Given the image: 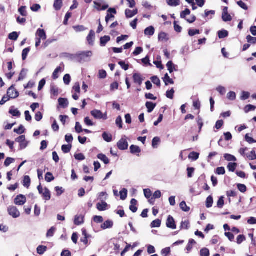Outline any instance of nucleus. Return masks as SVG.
<instances>
[{
  "instance_id": "obj_51",
  "label": "nucleus",
  "mask_w": 256,
  "mask_h": 256,
  "mask_svg": "<svg viewBox=\"0 0 256 256\" xmlns=\"http://www.w3.org/2000/svg\"><path fill=\"white\" fill-rule=\"evenodd\" d=\"M120 198L122 200H124L127 197L128 191L126 188H124L120 191Z\"/></svg>"
},
{
  "instance_id": "obj_50",
  "label": "nucleus",
  "mask_w": 256,
  "mask_h": 256,
  "mask_svg": "<svg viewBox=\"0 0 256 256\" xmlns=\"http://www.w3.org/2000/svg\"><path fill=\"white\" fill-rule=\"evenodd\" d=\"M18 34L17 32H14L9 34L8 38L11 40H16L18 38Z\"/></svg>"
},
{
  "instance_id": "obj_60",
  "label": "nucleus",
  "mask_w": 256,
  "mask_h": 256,
  "mask_svg": "<svg viewBox=\"0 0 256 256\" xmlns=\"http://www.w3.org/2000/svg\"><path fill=\"white\" fill-rule=\"evenodd\" d=\"M224 198L222 196H220L218 202H217V206L218 208H222L224 205Z\"/></svg>"
},
{
  "instance_id": "obj_42",
  "label": "nucleus",
  "mask_w": 256,
  "mask_h": 256,
  "mask_svg": "<svg viewBox=\"0 0 256 256\" xmlns=\"http://www.w3.org/2000/svg\"><path fill=\"white\" fill-rule=\"evenodd\" d=\"M246 158L250 160H256V154L254 150H252L250 153L246 156Z\"/></svg>"
},
{
  "instance_id": "obj_10",
  "label": "nucleus",
  "mask_w": 256,
  "mask_h": 256,
  "mask_svg": "<svg viewBox=\"0 0 256 256\" xmlns=\"http://www.w3.org/2000/svg\"><path fill=\"white\" fill-rule=\"evenodd\" d=\"M138 9H135L134 10H130V9H126L125 10V14L126 18H132L135 15L138 14Z\"/></svg>"
},
{
  "instance_id": "obj_14",
  "label": "nucleus",
  "mask_w": 256,
  "mask_h": 256,
  "mask_svg": "<svg viewBox=\"0 0 256 256\" xmlns=\"http://www.w3.org/2000/svg\"><path fill=\"white\" fill-rule=\"evenodd\" d=\"M138 201L134 198H132L130 201V210L134 213L136 212L138 210L136 205Z\"/></svg>"
},
{
  "instance_id": "obj_30",
  "label": "nucleus",
  "mask_w": 256,
  "mask_h": 256,
  "mask_svg": "<svg viewBox=\"0 0 256 256\" xmlns=\"http://www.w3.org/2000/svg\"><path fill=\"white\" fill-rule=\"evenodd\" d=\"M166 2L170 6H176L180 4V0H166Z\"/></svg>"
},
{
  "instance_id": "obj_26",
  "label": "nucleus",
  "mask_w": 256,
  "mask_h": 256,
  "mask_svg": "<svg viewBox=\"0 0 256 256\" xmlns=\"http://www.w3.org/2000/svg\"><path fill=\"white\" fill-rule=\"evenodd\" d=\"M108 204L105 202H102V204L98 203L96 208L99 211H104L106 210Z\"/></svg>"
},
{
  "instance_id": "obj_12",
  "label": "nucleus",
  "mask_w": 256,
  "mask_h": 256,
  "mask_svg": "<svg viewBox=\"0 0 256 256\" xmlns=\"http://www.w3.org/2000/svg\"><path fill=\"white\" fill-rule=\"evenodd\" d=\"M42 195L44 200H49L51 198V194L50 190L47 188H44V190L40 194Z\"/></svg>"
},
{
  "instance_id": "obj_62",
  "label": "nucleus",
  "mask_w": 256,
  "mask_h": 256,
  "mask_svg": "<svg viewBox=\"0 0 256 256\" xmlns=\"http://www.w3.org/2000/svg\"><path fill=\"white\" fill-rule=\"evenodd\" d=\"M174 90V88H172L170 90H168L166 92V96L168 98L170 99H173Z\"/></svg>"
},
{
  "instance_id": "obj_9",
  "label": "nucleus",
  "mask_w": 256,
  "mask_h": 256,
  "mask_svg": "<svg viewBox=\"0 0 256 256\" xmlns=\"http://www.w3.org/2000/svg\"><path fill=\"white\" fill-rule=\"evenodd\" d=\"M166 226L168 228L174 230L176 228L175 221L173 217L171 216H168L166 222Z\"/></svg>"
},
{
  "instance_id": "obj_22",
  "label": "nucleus",
  "mask_w": 256,
  "mask_h": 256,
  "mask_svg": "<svg viewBox=\"0 0 256 256\" xmlns=\"http://www.w3.org/2000/svg\"><path fill=\"white\" fill-rule=\"evenodd\" d=\"M146 106L148 109V112L150 113L154 110L156 106V104L150 102H147L146 104Z\"/></svg>"
},
{
  "instance_id": "obj_52",
  "label": "nucleus",
  "mask_w": 256,
  "mask_h": 256,
  "mask_svg": "<svg viewBox=\"0 0 256 256\" xmlns=\"http://www.w3.org/2000/svg\"><path fill=\"white\" fill-rule=\"evenodd\" d=\"M216 173L218 175H223L226 173L225 168L224 167H218L216 169Z\"/></svg>"
},
{
  "instance_id": "obj_19",
  "label": "nucleus",
  "mask_w": 256,
  "mask_h": 256,
  "mask_svg": "<svg viewBox=\"0 0 256 256\" xmlns=\"http://www.w3.org/2000/svg\"><path fill=\"white\" fill-rule=\"evenodd\" d=\"M59 105L63 108H66L68 105V102L66 98H60L58 100Z\"/></svg>"
},
{
  "instance_id": "obj_8",
  "label": "nucleus",
  "mask_w": 256,
  "mask_h": 256,
  "mask_svg": "<svg viewBox=\"0 0 256 256\" xmlns=\"http://www.w3.org/2000/svg\"><path fill=\"white\" fill-rule=\"evenodd\" d=\"M132 78L134 83L138 85V86H140L144 79L140 74L138 73H134L133 74Z\"/></svg>"
},
{
  "instance_id": "obj_29",
  "label": "nucleus",
  "mask_w": 256,
  "mask_h": 256,
  "mask_svg": "<svg viewBox=\"0 0 256 256\" xmlns=\"http://www.w3.org/2000/svg\"><path fill=\"white\" fill-rule=\"evenodd\" d=\"M103 139L106 142H110L112 141V137L111 134H109L106 132H104L102 134Z\"/></svg>"
},
{
  "instance_id": "obj_2",
  "label": "nucleus",
  "mask_w": 256,
  "mask_h": 256,
  "mask_svg": "<svg viewBox=\"0 0 256 256\" xmlns=\"http://www.w3.org/2000/svg\"><path fill=\"white\" fill-rule=\"evenodd\" d=\"M190 10L188 8H186L184 10L180 12V16L182 18H184L188 23L192 24L196 21V17L195 16H192L190 18H186V16L190 15Z\"/></svg>"
},
{
  "instance_id": "obj_16",
  "label": "nucleus",
  "mask_w": 256,
  "mask_h": 256,
  "mask_svg": "<svg viewBox=\"0 0 256 256\" xmlns=\"http://www.w3.org/2000/svg\"><path fill=\"white\" fill-rule=\"evenodd\" d=\"M114 226V222L111 220H107L105 221L102 225L101 228L102 230L112 228Z\"/></svg>"
},
{
  "instance_id": "obj_45",
  "label": "nucleus",
  "mask_w": 256,
  "mask_h": 256,
  "mask_svg": "<svg viewBox=\"0 0 256 256\" xmlns=\"http://www.w3.org/2000/svg\"><path fill=\"white\" fill-rule=\"evenodd\" d=\"M256 106L252 104H248L244 108L245 112L248 113L250 111H254L256 110Z\"/></svg>"
},
{
  "instance_id": "obj_11",
  "label": "nucleus",
  "mask_w": 256,
  "mask_h": 256,
  "mask_svg": "<svg viewBox=\"0 0 256 256\" xmlns=\"http://www.w3.org/2000/svg\"><path fill=\"white\" fill-rule=\"evenodd\" d=\"M36 38L42 40H45L46 38V36L45 31L43 29L38 28L36 32Z\"/></svg>"
},
{
  "instance_id": "obj_21",
  "label": "nucleus",
  "mask_w": 256,
  "mask_h": 256,
  "mask_svg": "<svg viewBox=\"0 0 256 256\" xmlns=\"http://www.w3.org/2000/svg\"><path fill=\"white\" fill-rule=\"evenodd\" d=\"M155 30L154 26H150L144 30V34L148 36H152L154 34Z\"/></svg>"
},
{
  "instance_id": "obj_53",
  "label": "nucleus",
  "mask_w": 256,
  "mask_h": 256,
  "mask_svg": "<svg viewBox=\"0 0 256 256\" xmlns=\"http://www.w3.org/2000/svg\"><path fill=\"white\" fill-rule=\"evenodd\" d=\"M170 253V248L169 247L162 249L161 254L162 256H168Z\"/></svg>"
},
{
  "instance_id": "obj_44",
  "label": "nucleus",
  "mask_w": 256,
  "mask_h": 256,
  "mask_svg": "<svg viewBox=\"0 0 256 256\" xmlns=\"http://www.w3.org/2000/svg\"><path fill=\"white\" fill-rule=\"evenodd\" d=\"M47 247L44 246H39L37 248V252L40 254H42L46 250Z\"/></svg>"
},
{
  "instance_id": "obj_63",
  "label": "nucleus",
  "mask_w": 256,
  "mask_h": 256,
  "mask_svg": "<svg viewBox=\"0 0 256 256\" xmlns=\"http://www.w3.org/2000/svg\"><path fill=\"white\" fill-rule=\"evenodd\" d=\"M14 162V159L11 158H7L4 162V165L6 166H9L12 163Z\"/></svg>"
},
{
  "instance_id": "obj_36",
  "label": "nucleus",
  "mask_w": 256,
  "mask_h": 256,
  "mask_svg": "<svg viewBox=\"0 0 256 256\" xmlns=\"http://www.w3.org/2000/svg\"><path fill=\"white\" fill-rule=\"evenodd\" d=\"M180 206L184 212H188L190 210V208L187 206L184 201H182L180 203Z\"/></svg>"
},
{
  "instance_id": "obj_27",
  "label": "nucleus",
  "mask_w": 256,
  "mask_h": 256,
  "mask_svg": "<svg viewBox=\"0 0 256 256\" xmlns=\"http://www.w3.org/2000/svg\"><path fill=\"white\" fill-rule=\"evenodd\" d=\"M110 40V36H102L100 39V44L101 46H106V43L108 42Z\"/></svg>"
},
{
  "instance_id": "obj_41",
  "label": "nucleus",
  "mask_w": 256,
  "mask_h": 256,
  "mask_svg": "<svg viewBox=\"0 0 256 256\" xmlns=\"http://www.w3.org/2000/svg\"><path fill=\"white\" fill-rule=\"evenodd\" d=\"M161 224V220L159 219H156L152 221L150 224L152 228H159Z\"/></svg>"
},
{
  "instance_id": "obj_64",
  "label": "nucleus",
  "mask_w": 256,
  "mask_h": 256,
  "mask_svg": "<svg viewBox=\"0 0 256 256\" xmlns=\"http://www.w3.org/2000/svg\"><path fill=\"white\" fill-rule=\"evenodd\" d=\"M56 192V196H60L64 192V190L62 187L56 186L54 188Z\"/></svg>"
},
{
  "instance_id": "obj_43",
  "label": "nucleus",
  "mask_w": 256,
  "mask_h": 256,
  "mask_svg": "<svg viewBox=\"0 0 256 256\" xmlns=\"http://www.w3.org/2000/svg\"><path fill=\"white\" fill-rule=\"evenodd\" d=\"M54 179V176L50 172H48L45 176V180L47 182H50Z\"/></svg>"
},
{
  "instance_id": "obj_6",
  "label": "nucleus",
  "mask_w": 256,
  "mask_h": 256,
  "mask_svg": "<svg viewBox=\"0 0 256 256\" xmlns=\"http://www.w3.org/2000/svg\"><path fill=\"white\" fill-rule=\"evenodd\" d=\"M8 212L13 218H18L20 216V212L16 206H10L8 208Z\"/></svg>"
},
{
  "instance_id": "obj_23",
  "label": "nucleus",
  "mask_w": 256,
  "mask_h": 256,
  "mask_svg": "<svg viewBox=\"0 0 256 256\" xmlns=\"http://www.w3.org/2000/svg\"><path fill=\"white\" fill-rule=\"evenodd\" d=\"M97 157L98 159L102 161L106 164H108L110 163L108 158L104 154H100L97 156Z\"/></svg>"
},
{
  "instance_id": "obj_56",
  "label": "nucleus",
  "mask_w": 256,
  "mask_h": 256,
  "mask_svg": "<svg viewBox=\"0 0 256 256\" xmlns=\"http://www.w3.org/2000/svg\"><path fill=\"white\" fill-rule=\"evenodd\" d=\"M227 98L230 100H234L236 98V94L234 92H230L227 94Z\"/></svg>"
},
{
  "instance_id": "obj_35",
  "label": "nucleus",
  "mask_w": 256,
  "mask_h": 256,
  "mask_svg": "<svg viewBox=\"0 0 256 256\" xmlns=\"http://www.w3.org/2000/svg\"><path fill=\"white\" fill-rule=\"evenodd\" d=\"M200 154L197 152H191L188 155V158L194 160H197L199 158Z\"/></svg>"
},
{
  "instance_id": "obj_32",
  "label": "nucleus",
  "mask_w": 256,
  "mask_h": 256,
  "mask_svg": "<svg viewBox=\"0 0 256 256\" xmlns=\"http://www.w3.org/2000/svg\"><path fill=\"white\" fill-rule=\"evenodd\" d=\"M168 70L170 73H172L174 70H176V66L173 64L172 61H169L166 64Z\"/></svg>"
},
{
  "instance_id": "obj_18",
  "label": "nucleus",
  "mask_w": 256,
  "mask_h": 256,
  "mask_svg": "<svg viewBox=\"0 0 256 256\" xmlns=\"http://www.w3.org/2000/svg\"><path fill=\"white\" fill-rule=\"evenodd\" d=\"M31 184V180L30 177L28 176H25L24 177L22 180V184L23 186L26 188H29Z\"/></svg>"
},
{
  "instance_id": "obj_1",
  "label": "nucleus",
  "mask_w": 256,
  "mask_h": 256,
  "mask_svg": "<svg viewBox=\"0 0 256 256\" xmlns=\"http://www.w3.org/2000/svg\"><path fill=\"white\" fill-rule=\"evenodd\" d=\"M92 56V52L91 51H86L76 54L75 58L78 62L81 63L86 62Z\"/></svg>"
},
{
  "instance_id": "obj_61",
  "label": "nucleus",
  "mask_w": 256,
  "mask_h": 256,
  "mask_svg": "<svg viewBox=\"0 0 256 256\" xmlns=\"http://www.w3.org/2000/svg\"><path fill=\"white\" fill-rule=\"evenodd\" d=\"M118 64L124 70H127L129 68V64H126V62L124 61L119 62Z\"/></svg>"
},
{
  "instance_id": "obj_38",
  "label": "nucleus",
  "mask_w": 256,
  "mask_h": 256,
  "mask_svg": "<svg viewBox=\"0 0 256 256\" xmlns=\"http://www.w3.org/2000/svg\"><path fill=\"white\" fill-rule=\"evenodd\" d=\"M213 198L211 196H208L206 200V206L208 208H211L213 204Z\"/></svg>"
},
{
  "instance_id": "obj_46",
  "label": "nucleus",
  "mask_w": 256,
  "mask_h": 256,
  "mask_svg": "<svg viewBox=\"0 0 256 256\" xmlns=\"http://www.w3.org/2000/svg\"><path fill=\"white\" fill-rule=\"evenodd\" d=\"M25 129L24 126L20 124L18 128H14V132L21 134L24 132Z\"/></svg>"
},
{
  "instance_id": "obj_31",
  "label": "nucleus",
  "mask_w": 256,
  "mask_h": 256,
  "mask_svg": "<svg viewBox=\"0 0 256 256\" xmlns=\"http://www.w3.org/2000/svg\"><path fill=\"white\" fill-rule=\"evenodd\" d=\"M228 35V32L226 30H222L218 32V36L219 38H224Z\"/></svg>"
},
{
  "instance_id": "obj_15",
  "label": "nucleus",
  "mask_w": 256,
  "mask_h": 256,
  "mask_svg": "<svg viewBox=\"0 0 256 256\" xmlns=\"http://www.w3.org/2000/svg\"><path fill=\"white\" fill-rule=\"evenodd\" d=\"M84 222V216L82 215H76L74 218V224L76 226H80Z\"/></svg>"
},
{
  "instance_id": "obj_37",
  "label": "nucleus",
  "mask_w": 256,
  "mask_h": 256,
  "mask_svg": "<svg viewBox=\"0 0 256 256\" xmlns=\"http://www.w3.org/2000/svg\"><path fill=\"white\" fill-rule=\"evenodd\" d=\"M224 157L226 160L227 161H228V162H230V161L234 162V161L236 160V157L230 154H224Z\"/></svg>"
},
{
  "instance_id": "obj_33",
  "label": "nucleus",
  "mask_w": 256,
  "mask_h": 256,
  "mask_svg": "<svg viewBox=\"0 0 256 256\" xmlns=\"http://www.w3.org/2000/svg\"><path fill=\"white\" fill-rule=\"evenodd\" d=\"M152 82L158 88L160 87L161 84L159 78L157 76H153L150 78Z\"/></svg>"
},
{
  "instance_id": "obj_17",
  "label": "nucleus",
  "mask_w": 256,
  "mask_h": 256,
  "mask_svg": "<svg viewBox=\"0 0 256 256\" xmlns=\"http://www.w3.org/2000/svg\"><path fill=\"white\" fill-rule=\"evenodd\" d=\"M158 38V40L161 42H167L169 40L168 34L163 32L159 33Z\"/></svg>"
},
{
  "instance_id": "obj_5",
  "label": "nucleus",
  "mask_w": 256,
  "mask_h": 256,
  "mask_svg": "<svg viewBox=\"0 0 256 256\" xmlns=\"http://www.w3.org/2000/svg\"><path fill=\"white\" fill-rule=\"evenodd\" d=\"M7 96L10 98H16L19 96L18 92L14 88V86L12 85L7 90Z\"/></svg>"
},
{
  "instance_id": "obj_48",
  "label": "nucleus",
  "mask_w": 256,
  "mask_h": 256,
  "mask_svg": "<svg viewBox=\"0 0 256 256\" xmlns=\"http://www.w3.org/2000/svg\"><path fill=\"white\" fill-rule=\"evenodd\" d=\"M236 166L237 164L235 162H230L228 164V169L229 171L234 172L235 171Z\"/></svg>"
},
{
  "instance_id": "obj_55",
  "label": "nucleus",
  "mask_w": 256,
  "mask_h": 256,
  "mask_svg": "<svg viewBox=\"0 0 256 256\" xmlns=\"http://www.w3.org/2000/svg\"><path fill=\"white\" fill-rule=\"evenodd\" d=\"M200 256H209L210 251L207 248H203L200 251Z\"/></svg>"
},
{
  "instance_id": "obj_20",
  "label": "nucleus",
  "mask_w": 256,
  "mask_h": 256,
  "mask_svg": "<svg viewBox=\"0 0 256 256\" xmlns=\"http://www.w3.org/2000/svg\"><path fill=\"white\" fill-rule=\"evenodd\" d=\"M63 6L62 0H55L54 4V8L56 10H60Z\"/></svg>"
},
{
  "instance_id": "obj_59",
  "label": "nucleus",
  "mask_w": 256,
  "mask_h": 256,
  "mask_svg": "<svg viewBox=\"0 0 256 256\" xmlns=\"http://www.w3.org/2000/svg\"><path fill=\"white\" fill-rule=\"evenodd\" d=\"M246 240V236L243 234H240V235L238 236L237 237L236 242L238 244H240Z\"/></svg>"
},
{
  "instance_id": "obj_40",
  "label": "nucleus",
  "mask_w": 256,
  "mask_h": 256,
  "mask_svg": "<svg viewBox=\"0 0 256 256\" xmlns=\"http://www.w3.org/2000/svg\"><path fill=\"white\" fill-rule=\"evenodd\" d=\"M9 113L12 114L14 116L20 117V112L18 109H10L9 110Z\"/></svg>"
},
{
  "instance_id": "obj_25",
  "label": "nucleus",
  "mask_w": 256,
  "mask_h": 256,
  "mask_svg": "<svg viewBox=\"0 0 256 256\" xmlns=\"http://www.w3.org/2000/svg\"><path fill=\"white\" fill-rule=\"evenodd\" d=\"M163 80L166 84V86H168V84H174V81L171 78H170V76L168 74H166L164 75V78H162Z\"/></svg>"
},
{
  "instance_id": "obj_57",
  "label": "nucleus",
  "mask_w": 256,
  "mask_h": 256,
  "mask_svg": "<svg viewBox=\"0 0 256 256\" xmlns=\"http://www.w3.org/2000/svg\"><path fill=\"white\" fill-rule=\"evenodd\" d=\"M160 138L158 137H154L152 140V146L153 148H156L158 144L160 142Z\"/></svg>"
},
{
  "instance_id": "obj_54",
  "label": "nucleus",
  "mask_w": 256,
  "mask_h": 256,
  "mask_svg": "<svg viewBox=\"0 0 256 256\" xmlns=\"http://www.w3.org/2000/svg\"><path fill=\"white\" fill-rule=\"evenodd\" d=\"M246 40L247 42L251 44H256V38L252 37L250 35H248L246 36Z\"/></svg>"
},
{
  "instance_id": "obj_47",
  "label": "nucleus",
  "mask_w": 256,
  "mask_h": 256,
  "mask_svg": "<svg viewBox=\"0 0 256 256\" xmlns=\"http://www.w3.org/2000/svg\"><path fill=\"white\" fill-rule=\"evenodd\" d=\"M62 71V68L60 66L57 67L52 74V78L54 80L57 79L58 78V73Z\"/></svg>"
},
{
  "instance_id": "obj_3",
  "label": "nucleus",
  "mask_w": 256,
  "mask_h": 256,
  "mask_svg": "<svg viewBox=\"0 0 256 256\" xmlns=\"http://www.w3.org/2000/svg\"><path fill=\"white\" fill-rule=\"evenodd\" d=\"M90 114L96 119H103L106 120L108 118L106 113L102 114V112L97 110L91 111Z\"/></svg>"
},
{
  "instance_id": "obj_39",
  "label": "nucleus",
  "mask_w": 256,
  "mask_h": 256,
  "mask_svg": "<svg viewBox=\"0 0 256 256\" xmlns=\"http://www.w3.org/2000/svg\"><path fill=\"white\" fill-rule=\"evenodd\" d=\"M30 50V47L26 48L23 50L22 52V59L23 60H26L28 54Z\"/></svg>"
},
{
  "instance_id": "obj_4",
  "label": "nucleus",
  "mask_w": 256,
  "mask_h": 256,
  "mask_svg": "<svg viewBox=\"0 0 256 256\" xmlns=\"http://www.w3.org/2000/svg\"><path fill=\"white\" fill-rule=\"evenodd\" d=\"M117 146L118 148L121 150H124L128 149V144L127 141L126 136L124 138H122L118 142Z\"/></svg>"
},
{
  "instance_id": "obj_34",
  "label": "nucleus",
  "mask_w": 256,
  "mask_h": 256,
  "mask_svg": "<svg viewBox=\"0 0 256 256\" xmlns=\"http://www.w3.org/2000/svg\"><path fill=\"white\" fill-rule=\"evenodd\" d=\"M72 148V145L71 144L68 145L64 144L62 146V150L64 153L66 154L70 151Z\"/></svg>"
},
{
  "instance_id": "obj_49",
  "label": "nucleus",
  "mask_w": 256,
  "mask_h": 256,
  "mask_svg": "<svg viewBox=\"0 0 256 256\" xmlns=\"http://www.w3.org/2000/svg\"><path fill=\"white\" fill-rule=\"evenodd\" d=\"M245 140L250 144L256 142V140H254L250 136L249 134H247L245 136Z\"/></svg>"
},
{
  "instance_id": "obj_7",
  "label": "nucleus",
  "mask_w": 256,
  "mask_h": 256,
  "mask_svg": "<svg viewBox=\"0 0 256 256\" xmlns=\"http://www.w3.org/2000/svg\"><path fill=\"white\" fill-rule=\"evenodd\" d=\"M26 202V196L21 194L17 196L14 199V204L18 206H22Z\"/></svg>"
},
{
  "instance_id": "obj_24",
  "label": "nucleus",
  "mask_w": 256,
  "mask_h": 256,
  "mask_svg": "<svg viewBox=\"0 0 256 256\" xmlns=\"http://www.w3.org/2000/svg\"><path fill=\"white\" fill-rule=\"evenodd\" d=\"M195 244H196V242L194 239L191 238L189 240L188 245L186 248V250L188 251V252H189L192 250L193 248V246Z\"/></svg>"
},
{
  "instance_id": "obj_28",
  "label": "nucleus",
  "mask_w": 256,
  "mask_h": 256,
  "mask_svg": "<svg viewBox=\"0 0 256 256\" xmlns=\"http://www.w3.org/2000/svg\"><path fill=\"white\" fill-rule=\"evenodd\" d=\"M130 151L132 154H139L141 152V150L139 146L135 145H132L130 146Z\"/></svg>"
},
{
  "instance_id": "obj_13",
  "label": "nucleus",
  "mask_w": 256,
  "mask_h": 256,
  "mask_svg": "<svg viewBox=\"0 0 256 256\" xmlns=\"http://www.w3.org/2000/svg\"><path fill=\"white\" fill-rule=\"evenodd\" d=\"M95 38V32L93 30H90L87 36L86 40L89 44L93 45Z\"/></svg>"
},
{
  "instance_id": "obj_58",
  "label": "nucleus",
  "mask_w": 256,
  "mask_h": 256,
  "mask_svg": "<svg viewBox=\"0 0 256 256\" xmlns=\"http://www.w3.org/2000/svg\"><path fill=\"white\" fill-rule=\"evenodd\" d=\"M18 12H20V14L24 16H27L26 6H22L20 8L18 9Z\"/></svg>"
}]
</instances>
